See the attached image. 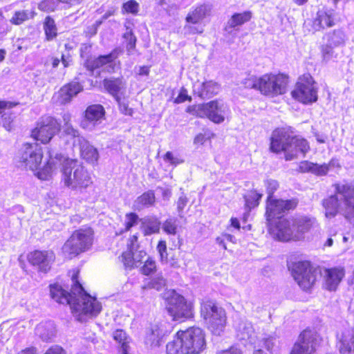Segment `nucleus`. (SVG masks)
<instances>
[{
    "label": "nucleus",
    "instance_id": "1",
    "mask_svg": "<svg viewBox=\"0 0 354 354\" xmlns=\"http://www.w3.org/2000/svg\"><path fill=\"white\" fill-rule=\"evenodd\" d=\"M78 272L71 277L73 285L71 292L64 290L57 284L50 286V296L55 301L62 304H69L73 313L79 316V320L83 317H95L101 311L102 306L95 297L86 292L78 281Z\"/></svg>",
    "mask_w": 354,
    "mask_h": 354
},
{
    "label": "nucleus",
    "instance_id": "2",
    "mask_svg": "<svg viewBox=\"0 0 354 354\" xmlns=\"http://www.w3.org/2000/svg\"><path fill=\"white\" fill-rule=\"evenodd\" d=\"M270 149L275 153L284 152L285 159L291 160L301 154L303 156L310 149L306 140L293 136L283 129H277L272 133Z\"/></svg>",
    "mask_w": 354,
    "mask_h": 354
},
{
    "label": "nucleus",
    "instance_id": "3",
    "mask_svg": "<svg viewBox=\"0 0 354 354\" xmlns=\"http://www.w3.org/2000/svg\"><path fill=\"white\" fill-rule=\"evenodd\" d=\"M62 180L68 188L82 192L92 183L88 171L77 160H66L62 169Z\"/></svg>",
    "mask_w": 354,
    "mask_h": 354
},
{
    "label": "nucleus",
    "instance_id": "4",
    "mask_svg": "<svg viewBox=\"0 0 354 354\" xmlns=\"http://www.w3.org/2000/svg\"><path fill=\"white\" fill-rule=\"evenodd\" d=\"M93 236V231L91 227L75 230L63 245V252L71 257L85 252L92 245Z\"/></svg>",
    "mask_w": 354,
    "mask_h": 354
},
{
    "label": "nucleus",
    "instance_id": "5",
    "mask_svg": "<svg viewBox=\"0 0 354 354\" xmlns=\"http://www.w3.org/2000/svg\"><path fill=\"white\" fill-rule=\"evenodd\" d=\"M201 313L212 333L220 335L223 331L226 323L224 309L216 306L212 301H207L202 304Z\"/></svg>",
    "mask_w": 354,
    "mask_h": 354
},
{
    "label": "nucleus",
    "instance_id": "6",
    "mask_svg": "<svg viewBox=\"0 0 354 354\" xmlns=\"http://www.w3.org/2000/svg\"><path fill=\"white\" fill-rule=\"evenodd\" d=\"M291 95L294 99L303 104H310L317 100V89L310 74H304L299 78Z\"/></svg>",
    "mask_w": 354,
    "mask_h": 354
},
{
    "label": "nucleus",
    "instance_id": "7",
    "mask_svg": "<svg viewBox=\"0 0 354 354\" xmlns=\"http://www.w3.org/2000/svg\"><path fill=\"white\" fill-rule=\"evenodd\" d=\"M288 77L283 74H265L260 77V92L269 96L282 95L287 91Z\"/></svg>",
    "mask_w": 354,
    "mask_h": 354
},
{
    "label": "nucleus",
    "instance_id": "8",
    "mask_svg": "<svg viewBox=\"0 0 354 354\" xmlns=\"http://www.w3.org/2000/svg\"><path fill=\"white\" fill-rule=\"evenodd\" d=\"M180 335L187 354H198L205 348V333L201 328L190 327L185 330H180Z\"/></svg>",
    "mask_w": 354,
    "mask_h": 354
},
{
    "label": "nucleus",
    "instance_id": "9",
    "mask_svg": "<svg viewBox=\"0 0 354 354\" xmlns=\"http://www.w3.org/2000/svg\"><path fill=\"white\" fill-rule=\"evenodd\" d=\"M228 111L226 104L218 100L198 104L195 107L194 114L199 118H208L215 123H221Z\"/></svg>",
    "mask_w": 354,
    "mask_h": 354
},
{
    "label": "nucleus",
    "instance_id": "10",
    "mask_svg": "<svg viewBox=\"0 0 354 354\" xmlns=\"http://www.w3.org/2000/svg\"><path fill=\"white\" fill-rule=\"evenodd\" d=\"M321 340L316 331L306 329L300 333L290 354H313L319 346Z\"/></svg>",
    "mask_w": 354,
    "mask_h": 354
},
{
    "label": "nucleus",
    "instance_id": "11",
    "mask_svg": "<svg viewBox=\"0 0 354 354\" xmlns=\"http://www.w3.org/2000/svg\"><path fill=\"white\" fill-rule=\"evenodd\" d=\"M292 274L301 288L310 289L316 281V271L308 261H299L292 266Z\"/></svg>",
    "mask_w": 354,
    "mask_h": 354
},
{
    "label": "nucleus",
    "instance_id": "12",
    "mask_svg": "<svg viewBox=\"0 0 354 354\" xmlns=\"http://www.w3.org/2000/svg\"><path fill=\"white\" fill-rule=\"evenodd\" d=\"M42 158V149L37 143L24 145L19 153V162L21 166L32 171L39 169Z\"/></svg>",
    "mask_w": 354,
    "mask_h": 354
},
{
    "label": "nucleus",
    "instance_id": "13",
    "mask_svg": "<svg viewBox=\"0 0 354 354\" xmlns=\"http://www.w3.org/2000/svg\"><path fill=\"white\" fill-rule=\"evenodd\" d=\"M167 309L174 320L181 321L192 316V307L184 297L173 291L168 298Z\"/></svg>",
    "mask_w": 354,
    "mask_h": 354
},
{
    "label": "nucleus",
    "instance_id": "14",
    "mask_svg": "<svg viewBox=\"0 0 354 354\" xmlns=\"http://www.w3.org/2000/svg\"><path fill=\"white\" fill-rule=\"evenodd\" d=\"M120 53V50L115 49L109 55L87 59L84 65L86 68L91 71L102 68V71L113 73L119 68V63H117L115 60Z\"/></svg>",
    "mask_w": 354,
    "mask_h": 354
},
{
    "label": "nucleus",
    "instance_id": "15",
    "mask_svg": "<svg viewBox=\"0 0 354 354\" xmlns=\"http://www.w3.org/2000/svg\"><path fill=\"white\" fill-rule=\"evenodd\" d=\"M270 232L279 240L288 241L295 240V229L293 227L292 218L279 217L272 222L268 223Z\"/></svg>",
    "mask_w": 354,
    "mask_h": 354
},
{
    "label": "nucleus",
    "instance_id": "16",
    "mask_svg": "<svg viewBox=\"0 0 354 354\" xmlns=\"http://www.w3.org/2000/svg\"><path fill=\"white\" fill-rule=\"evenodd\" d=\"M57 122L52 117L42 118L32 131V136L42 143L48 142L55 134L59 131Z\"/></svg>",
    "mask_w": 354,
    "mask_h": 354
},
{
    "label": "nucleus",
    "instance_id": "17",
    "mask_svg": "<svg viewBox=\"0 0 354 354\" xmlns=\"http://www.w3.org/2000/svg\"><path fill=\"white\" fill-rule=\"evenodd\" d=\"M297 204L298 201L295 198L286 201L274 198L267 199L266 216L268 223L278 219L281 217L280 215L285 212L295 209Z\"/></svg>",
    "mask_w": 354,
    "mask_h": 354
},
{
    "label": "nucleus",
    "instance_id": "18",
    "mask_svg": "<svg viewBox=\"0 0 354 354\" xmlns=\"http://www.w3.org/2000/svg\"><path fill=\"white\" fill-rule=\"evenodd\" d=\"M335 192L343 197V214L346 218L354 217V181L339 183L334 185Z\"/></svg>",
    "mask_w": 354,
    "mask_h": 354
},
{
    "label": "nucleus",
    "instance_id": "19",
    "mask_svg": "<svg viewBox=\"0 0 354 354\" xmlns=\"http://www.w3.org/2000/svg\"><path fill=\"white\" fill-rule=\"evenodd\" d=\"M28 259L32 265L37 266L39 271L46 272L55 260V254L52 251L36 250L30 253Z\"/></svg>",
    "mask_w": 354,
    "mask_h": 354
},
{
    "label": "nucleus",
    "instance_id": "20",
    "mask_svg": "<svg viewBox=\"0 0 354 354\" xmlns=\"http://www.w3.org/2000/svg\"><path fill=\"white\" fill-rule=\"evenodd\" d=\"M104 109L100 104L89 106L85 111L84 120L81 124L82 127L87 130H92L101 123L104 119Z\"/></svg>",
    "mask_w": 354,
    "mask_h": 354
},
{
    "label": "nucleus",
    "instance_id": "21",
    "mask_svg": "<svg viewBox=\"0 0 354 354\" xmlns=\"http://www.w3.org/2000/svg\"><path fill=\"white\" fill-rule=\"evenodd\" d=\"M120 258L124 268L131 270L140 267L147 257L145 251L132 246L123 252Z\"/></svg>",
    "mask_w": 354,
    "mask_h": 354
},
{
    "label": "nucleus",
    "instance_id": "22",
    "mask_svg": "<svg viewBox=\"0 0 354 354\" xmlns=\"http://www.w3.org/2000/svg\"><path fill=\"white\" fill-rule=\"evenodd\" d=\"M337 347L341 354H354V328L337 334Z\"/></svg>",
    "mask_w": 354,
    "mask_h": 354
},
{
    "label": "nucleus",
    "instance_id": "23",
    "mask_svg": "<svg viewBox=\"0 0 354 354\" xmlns=\"http://www.w3.org/2000/svg\"><path fill=\"white\" fill-rule=\"evenodd\" d=\"M82 90V86L78 82H71L65 85L55 94L53 98L57 102L63 104L71 101L72 97L75 96Z\"/></svg>",
    "mask_w": 354,
    "mask_h": 354
},
{
    "label": "nucleus",
    "instance_id": "24",
    "mask_svg": "<svg viewBox=\"0 0 354 354\" xmlns=\"http://www.w3.org/2000/svg\"><path fill=\"white\" fill-rule=\"evenodd\" d=\"M77 145L81 157L87 162L91 164L95 163L99 158L97 149L89 143L84 138L77 139Z\"/></svg>",
    "mask_w": 354,
    "mask_h": 354
},
{
    "label": "nucleus",
    "instance_id": "25",
    "mask_svg": "<svg viewBox=\"0 0 354 354\" xmlns=\"http://www.w3.org/2000/svg\"><path fill=\"white\" fill-rule=\"evenodd\" d=\"M344 274V269L341 267L325 269L324 277L326 289L330 291L335 290Z\"/></svg>",
    "mask_w": 354,
    "mask_h": 354
},
{
    "label": "nucleus",
    "instance_id": "26",
    "mask_svg": "<svg viewBox=\"0 0 354 354\" xmlns=\"http://www.w3.org/2000/svg\"><path fill=\"white\" fill-rule=\"evenodd\" d=\"M49 159L47 163L37 171V176L41 180H48L53 171L57 169V165L62 161L63 156L61 153L48 151Z\"/></svg>",
    "mask_w": 354,
    "mask_h": 354
},
{
    "label": "nucleus",
    "instance_id": "27",
    "mask_svg": "<svg viewBox=\"0 0 354 354\" xmlns=\"http://www.w3.org/2000/svg\"><path fill=\"white\" fill-rule=\"evenodd\" d=\"M220 91L219 85L213 81H206L203 83H196L194 86V91L200 97L211 98Z\"/></svg>",
    "mask_w": 354,
    "mask_h": 354
},
{
    "label": "nucleus",
    "instance_id": "28",
    "mask_svg": "<svg viewBox=\"0 0 354 354\" xmlns=\"http://www.w3.org/2000/svg\"><path fill=\"white\" fill-rule=\"evenodd\" d=\"M162 325L154 324L147 330L145 337V344L151 348L158 347L165 335Z\"/></svg>",
    "mask_w": 354,
    "mask_h": 354
},
{
    "label": "nucleus",
    "instance_id": "29",
    "mask_svg": "<svg viewBox=\"0 0 354 354\" xmlns=\"http://www.w3.org/2000/svg\"><path fill=\"white\" fill-rule=\"evenodd\" d=\"M237 337L241 340L251 342L254 330L251 322L239 319L234 322Z\"/></svg>",
    "mask_w": 354,
    "mask_h": 354
},
{
    "label": "nucleus",
    "instance_id": "30",
    "mask_svg": "<svg viewBox=\"0 0 354 354\" xmlns=\"http://www.w3.org/2000/svg\"><path fill=\"white\" fill-rule=\"evenodd\" d=\"M35 333L44 342L51 341L56 333L55 324L51 321L40 323L35 328Z\"/></svg>",
    "mask_w": 354,
    "mask_h": 354
},
{
    "label": "nucleus",
    "instance_id": "31",
    "mask_svg": "<svg viewBox=\"0 0 354 354\" xmlns=\"http://www.w3.org/2000/svg\"><path fill=\"white\" fill-rule=\"evenodd\" d=\"M293 227L295 229V240L301 239L303 234L312 227L314 221L307 216H298L292 218Z\"/></svg>",
    "mask_w": 354,
    "mask_h": 354
},
{
    "label": "nucleus",
    "instance_id": "32",
    "mask_svg": "<svg viewBox=\"0 0 354 354\" xmlns=\"http://www.w3.org/2000/svg\"><path fill=\"white\" fill-rule=\"evenodd\" d=\"M322 205L325 209V215L327 218L334 217L337 214L339 209L342 212L343 205H340L336 195H332L323 200Z\"/></svg>",
    "mask_w": 354,
    "mask_h": 354
},
{
    "label": "nucleus",
    "instance_id": "33",
    "mask_svg": "<svg viewBox=\"0 0 354 354\" xmlns=\"http://www.w3.org/2000/svg\"><path fill=\"white\" fill-rule=\"evenodd\" d=\"M104 86L106 90L118 100V93L124 88L125 82L122 77H111L104 80Z\"/></svg>",
    "mask_w": 354,
    "mask_h": 354
},
{
    "label": "nucleus",
    "instance_id": "34",
    "mask_svg": "<svg viewBox=\"0 0 354 354\" xmlns=\"http://www.w3.org/2000/svg\"><path fill=\"white\" fill-rule=\"evenodd\" d=\"M156 201L154 192L149 190L138 196L134 201L133 206L136 209H142L145 207L153 205Z\"/></svg>",
    "mask_w": 354,
    "mask_h": 354
},
{
    "label": "nucleus",
    "instance_id": "35",
    "mask_svg": "<svg viewBox=\"0 0 354 354\" xmlns=\"http://www.w3.org/2000/svg\"><path fill=\"white\" fill-rule=\"evenodd\" d=\"M160 222L154 217H147L142 219L141 229L145 236L159 232Z\"/></svg>",
    "mask_w": 354,
    "mask_h": 354
},
{
    "label": "nucleus",
    "instance_id": "36",
    "mask_svg": "<svg viewBox=\"0 0 354 354\" xmlns=\"http://www.w3.org/2000/svg\"><path fill=\"white\" fill-rule=\"evenodd\" d=\"M167 352L168 354H187L184 349L182 335L180 330L176 333L174 339L167 344Z\"/></svg>",
    "mask_w": 354,
    "mask_h": 354
},
{
    "label": "nucleus",
    "instance_id": "37",
    "mask_svg": "<svg viewBox=\"0 0 354 354\" xmlns=\"http://www.w3.org/2000/svg\"><path fill=\"white\" fill-rule=\"evenodd\" d=\"M209 8L206 5H201L190 12L186 17V22H198L209 14Z\"/></svg>",
    "mask_w": 354,
    "mask_h": 354
},
{
    "label": "nucleus",
    "instance_id": "38",
    "mask_svg": "<svg viewBox=\"0 0 354 354\" xmlns=\"http://www.w3.org/2000/svg\"><path fill=\"white\" fill-rule=\"evenodd\" d=\"M113 338L121 344L122 354H127L129 352V345L126 333L122 330H116L113 333Z\"/></svg>",
    "mask_w": 354,
    "mask_h": 354
},
{
    "label": "nucleus",
    "instance_id": "39",
    "mask_svg": "<svg viewBox=\"0 0 354 354\" xmlns=\"http://www.w3.org/2000/svg\"><path fill=\"white\" fill-rule=\"evenodd\" d=\"M262 194L257 193L256 191H250L245 195L246 207L250 210L259 205V201L261 198Z\"/></svg>",
    "mask_w": 354,
    "mask_h": 354
},
{
    "label": "nucleus",
    "instance_id": "40",
    "mask_svg": "<svg viewBox=\"0 0 354 354\" xmlns=\"http://www.w3.org/2000/svg\"><path fill=\"white\" fill-rule=\"evenodd\" d=\"M126 32L124 33L123 37L127 40V50L128 53L132 54L133 50L136 48V37L132 32V28L129 26L126 27Z\"/></svg>",
    "mask_w": 354,
    "mask_h": 354
},
{
    "label": "nucleus",
    "instance_id": "41",
    "mask_svg": "<svg viewBox=\"0 0 354 354\" xmlns=\"http://www.w3.org/2000/svg\"><path fill=\"white\" fill-rule=\"evenodd\" d=\"M165 286V280L162 277H156L148 281L147 283L142 286V290L156 289L160 290Z\"/></svg>",
    "mask_w": 354,
    "mask_h": 354
},
{
    "label": "nucleus",
    "instance_id": "42",
    "mask_svg": "<svg viewBox=\"0 0 354 354\" xmlns=\"http://www.w3.org/2000/svg\"><path fill=\"white\" fill-rule=\"evenodd\" d=\"M34 12L30 10H21L16 12L10 22H23L32 19Z\"/></svg>",
    "mask_w": 354,
    "mask_h": 354
},
{
    "label": "nucleus",
    "instance_id": "43",
    "mask_svg": "<svg viewBox=\"0 0 354 354\" xmlns=\"http://www.w3.org/2000/svg\"><path fill=\"white\" fill-rule=\"evenodd\" d=\"M138 216L136 213H127L125 215V219H124V226L125 228L124 230H122L120 233H122L124 232H127L130 230V229L133 227L134 225H137L138 223Z\"/></svg>",
    "mask_w": 354,
    "mask_h": 354
},
{
    "label": "nucleus",
    "instance_id": "44",
    "mask_svg": "<svg viewBox=\"0 0 354 354\" xmlns=\"http://www.w3.org/2000/svg\"><path fill=\"white\" fill-rule=\"evenodd\" d=\"M140 9L139 3L135 0H129L123 3L122 10L124 13L136 15Z\"/></svg>",
    "mask_w": 354,
    "mask_h": 354
},
{
    "label": "nucleus",
    "instance_id": "45",
    "mask_svg": "<svg viewBox=\"0 0 354 354\" xmlns=\"http://www.w3.org/2000/svg\"><path fill=\"white\" fill-rule=\"evenodd\" d=\"M156 270V261L150 257H147L144 261V265L140 268V272L145 275H149Z\"/></svg>",
    "mask_w": 354,
    "mask_h": 354
},
{
    "label": "nucleus",
    "instance_id": "46",
    "mask_svg": "<svg viewBox=\"0 0 354 354\" xmlns=\"http://www.w3.org/2000/svg\"><path fill=\"white\" fill-rule=\"evenodd\" d=\"M63 129L64 134L73 140V145L74 147H76L77 145V139L83 137L80 136L78 131L71 125L63 126Z\"/></svg>",
    "mask_w": 354,
    "mask_h": 354
},
{
    "label": "nucleus",
    "instance_id": "47",
    "mask_svg": "<svg viewBox=\"0 0 354 354\" xmlns=\"http://www.w3.org/2000/svg\"><path fill=\"white\" fill-rule=\"evenodd\" d=\"M242 84L245 88H255L260 91V77L249 75L243 80Z\"/></svg>",
    "mask_w": 354,
    "mask_h": 354
},
{
    "label": "nucleus",
    "instance_id": "48",
    "mask_svg": "<svg viewBox=\"0 0 354 354\" xmlns=\"http://www.w3.org/2000/svg\"><path fill=\"white\" fill-rule=\"evenodd\" d=\"M275 344V339L272 337H268L263 338L259 344V348H266L267 352L270 354L272 353V350Z\"/></svg>",
    "mask_w": 354,
    "mask_h": 354
},
{
    "label": "nucleus",
    "instance_id": "49",
    "mask_svg": "<svg viewBox=\"0 0 354 354\" xmlns=\"http://www.w3.org/2000/svg\"><path fill=\"white\" fill-rule=\"evenodd\" d=\"M345 35L341 30H335L330 37V44L339 46L344 43Z\"/></svg>",
    "mask_w": 354,
    "mask_h": 354
},
{
    "label": "nucleus",
    "instance_id": "50",
    "mask_svg": "<svg viewBox=\"0 0 354 354\" xmlns=\"http://www.w3.org/2000/svg\"><path fill=\"white\" fill-rule=\"evenodd\" d=\"M328 171L329 165L325 163L323 165L313 163L311 173L316 176H322L326 175Z\"/></svg>",
    "mask_w": 354,
    "mask_h": 354
},
{
    "label": "nucleus",
    "instance_id": "51",
    "mask_svg": "<svg viewBox=\"0 0 354 354\" xmlns=\"http://www.w3.org/2000/svg\"><path fill=\"white\" fill-rule=\"evenodd\" d=\"M185 35L201 33L203 31V28L201 24H187L183 28Z\"/></svg>",
    "mask_w": 354,
    "mask_h": 354
},
{
    "label": "nucleus",
    "instance_id": "52",
    "mask_svg": "<svg viewBox=\"0 0 354 354\" xmlns=\"http://www.w3.org/2000/svg\"><path fill=\"white\" fill-rule=\"evenodd\" d=\"M162 229L168 234H176V224L175 221L171 218L166 220L163 223Z\"/></svg>",
    "mask_w": 354,
    "mask_h": 354
},
{
    "label": "nucleus",
    "instance_id": "53",
    "mask_svg": "<svg viewBox=\"0 0 354 354\" xmlns=\"http://www.w3.org/2000/svg\"><path fill=\"white\" fill-rule=\"evenodd\" d=\"M44 29L48 40H51L57 36V28L55 24H44Z\"/></svg>",
    "mask_w": 354,
    "mask_h": 354
},
{
    "label": "nucleus",
    "instance_id": "54",
    "mask_svg": "<svg viewBox=\"0 0 354 354\" xmlns=\"http://www.w3.org/2000/svg\"><path fill=\"white\" fill-rule=\"evenodd\" d=\"M57 0H44L39 4V8L44 11H53L57 6Z\"/></svg>",
    "mask_w": 354,
    "mask_h": 354
},
{
    "label": "nucleus",
    "instance_id": "55",
    "mask_svg": "<svg viewBox=\"0 0 354 354\" xmlns=\"http://www.w3.org/2000/svg\"><path fill=\"white\" fill-rule=\"evenodd\" d=\"M265 185L268 194V199L273 198L272 195L279 187L277 181L272 179L268 180L266 181Z\"/></svg>",
    "mask_w": 354,
    "mask_h": 354
},
{
    "label": "nucleus",
    "instance_id": "56",
    "mask_svg": "<svg viewBox=\"0 0 354 354\" xmlns=\"http://www.w3.org/2000/svg\"><path fill=\"white\" fill-rule=\"evenodd\" d=\"M163 160L174 166H176L183 162V160L180 159L178 156H174V154L171 151H167L165 154Z\"/></svg>",
    "mask_w": 354,
    "mask_h": 354
},
{
    "label": "nucleus",
    "instance_id": "57",
    "mask_svg": "<svg viewBox=\"0 0 354 354\" xmlns=\"http://www.w3.org/2000/svg\"><path fill=\"white\" fill-rule=\"evenodd\" d=\"M252 18L250 12H244L243 13H237L232 15V22H247Z\"/></svg>",
    "mask_w": 354,
    "mask_h": 354
},
{
    "label": "nucleus",
    "instance_id": "58",
    "mask_svg": "<svg viewBox=\"0 0 354 354\" xmlns=\"http://www.w3.org/2000/svg\"><path fill=\"white\" fill-rule=\"evenodd\" d=\"M157 249L160 254V259L162 261H167V245L164 241H160L157 246Z\"/></svg>",
    "mask_w": 354,
    "mask_h": 354
},
{
    "label": "nucleus",
    "instance_id": "59",
    "mask_svg": "<svg viewBox=\"0 0 354 354\" xmlns=\"http://www.w3.org/2000/svg\"><path fill=\"white\" fill-rule=\"evenodd\" d=\"M188 201L189 200L185 194L183 193L180 196L177 201V209L178 212H181L183 211L184 208L185 207L188 203Z\"/></svg>",
    "mask_w": 354,
    "mask_h": 354
},
{
    "label": "nucleus",
    "instance_id": "60",
    "mask_svg": "<svg viewBox=\"0 0 354 354\" xmlns=\"http://www.w3.org/2000/svg\"><path fill=\"white\" fill-rule=\"evenodd\" d=\"M313 162L307 160L301 161L299 165V171L302 173L310 172Z\"/></svg>",
    "mask_w": 354,
    "mask_h": 354
},
{
    "label": "nucleus",
    "instance_id": "61",
    "mask_svg": "<svg viewBox=\"0 0 354 354\" xmlns=\"http://www.w3.org/2000/svg\"><path fill=\"white\" fill-rule=\"evenodd\" d=\"M119 104V108L120 111L127 115H131L133 114L132 109L129 108L128 104L124 102H121L120 98L118 97V100H117Z\"/></svg>",
    "mask_w": 354,
    "mask_h": 354
},
{
    "label": "nucleus",
    "instance_id": "62",
    "mask_svg": "<svg viewBox=\"0 0 354 354\" xmlns=\"http://www.w3.org/2000/svg\"><path fill=\"white\" fill-rule=\"evenodd\" d=\"M185 89H182L178 97L175 99V103L180 104L186 100H191V97L186 93Z\"/></svg>",
    "mask_w": 354,
    "mask_h": 354
},
{
    "label": "nucleus",
    "instance_id": "63",
    "mask_svg": "<svg viewBox=\"0 0 354 354\" xmlns=\"http://www.w3.org/2000/svg\"><path fill=\"white\" fill-rule=\"evenodd\" d=\"M44 354H65V352L61 346L55 345L49 348Z\"/></svg>",
    "mask_w": 354,
    "mask_h": 354
},
{
    "label": "nucleus",
    "instance_id": "64",
    "mask_svg": "<svg viewBox=\"0 0 354 354\" xmlns=\"http://www.w3.org/2000/svg\"><path fill=\"white\" fill-rule=\"evenodd\" d=\"M217 354H242L241 351L235 347H231L228 350L221 351L218 352Z\"/></svg>",
    "mask_w": 354,
    "mask_h": 354
}]
</instances>
